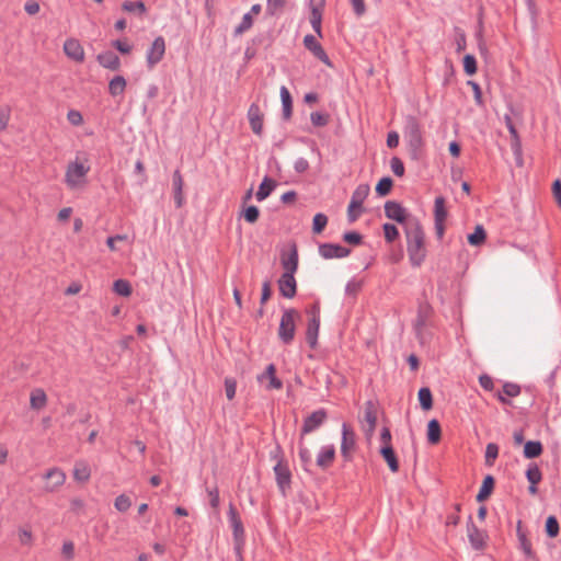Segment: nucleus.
I'll use <instances>...</instances> for the list:
<instances>
[{"label": "nucleus", "mask_w": 561, "mask_h": 561, "mask_svg": "<svg viewBox=\"0 0 561 561\" xmlns=\"http://www.w3.org/2000/svg\"><path fill=\"white\" fill-rule=\"evenodd\" d=\"M324 0H310V24L319 37H322V9Z\"/></svg>", "instance_id": "dca6fc26"}, {"label": "nucleus", "mask_w": 561, "mask_h": 561, "mask_svg": "<svg viewBox=\"0 0 561 561\" xmlns=\"http://www.w3.org/2000/svg\"><path fill=\"white\" fill-rule=\"evenodd\" d=\"M304 45L317 59L322 61L328 67H333L328 54L323 49L322 45L317 41L312 34H307L304 37Z\"/></svg>", "instance_id": "9d476101"}, {"label": "nucleus", "mask_w": 561, "mask_h": 561, "mask_svg": "<svg viewBox=\"0 0 561 561\" xmlns=\"http://www.w3.org/2000/svg\"><path fill=\"white\" fill-rule=\"evenodd\" d=\"M427 442L430 444H437L442 437L440 424L436 419H432L427 423Z\"/></svg>", "instance_id": "72a5a7b5"}, {"label": "nucleus", "mask_w": 561, "mask_h": 561, "mask_svg": "<svg viewBox=\"0 0 561 561\" xmlns=\"http://www.w3.org/2000/svg\"><path fill=\"white\" fill-rule=\"evenodd\" d=\"M131 500L126 494L118 495L114 501V507L121 512L125 513L131 507Z\"/></svg>", "instance_id": "864d4df0"}, {"label": "nucleus", "mask_w": 561, "mask_h": 561, "mask_svg": "<svg viewBox=\"0 0 561 561\" xmlns=\"http://www.w3.org/2000/svg\"><path fill=\"white\" fill-rule=\"evenodd\" d=\"M165 53V41L163 36H158L147 50L146 60L149 68L160 62Z\"/></svg>", "instance_id": "9b49d317"}, {"label": "nucleus", "mask_w": 561, "mask_h": 561, "mask_svg": "<svg viewBox=\"0 0 561 561\" xmlns=\"http://www.w3.org/2000/svg\"><path fill=\"white\" fill-rule=\"evenodd\" d=\"M310 121H311L313 126H316V127H323V126L328 125V123L330 121V116L327 113L312 112L310 114Z\"/></svg>", "instance_id": "6e6d98bb"}, {"label": "nucleus", "mask_w": 561, "mask_h": 561, "mask_svg": "<svg viewBox=\"0 0 561 561\" xmlns=\"http://www.w3.org/2000/svg\"><path fill=\"white\" fill-rule=\"evenodd\" d=\"M126 79L123 76H115L108 83V93L112 96L122 95L126 89Z\"/></svg>", "instance_id": "c9c22d12"}, {"label": "nucleus", "mask_w": 561, "mask_h": 561, "mask_svg": "<svg viewBox=\"0 0 561 561\" xmlns=\"http://www.w3.org/2000/svg\"><path fill=\"white\" fill-rule=\"evenodd\" d=\"M183 176L180 170H175L172 175V186H173V198L175 206L178 208L182 207L184 204V195H183Z\"/></svg>", "instance_id": "5701e85b"}, {"label": "nucleus", "mask_w": 561, "mask_h": 561, "mask_svg": "<svg viewBox=\"0 0 561 561\" xmlns=\"http://www.w3.org/2000/svg\"><path fill=\"white\" fill-rule=\"evenodd\" d=\"M385 239L388 243H392L399 237V230L393 224L386 222L382 225Z\"/></svg>", "instance_id": "5fc2aeb1"}, {"label": "nucleus", "mask_w": 561, "mask_h": 561, "mask_svg": "<svg viewBox=\"0 0 561 561\" xmlns=\"http://www.w3.org/2000/svg\"><path fill=\"white\" fill-rule=\"evenodd\" d=\"M385 215L399 224H405L411 219L407 209L396 201H387L385 203Z\"/></svg>", "instance_id": "f8f14e48"}, {"label": "nucleus", "mask_w": 561, "mask_h": 561, "mask_svg": "<svg viewBox=\"0 0 561 561\" xmlns=\"http://www.w3.org/2000/svg\"><path fill=\"white\" fill-rule=\"evenodd\" d=\"M319 254L325 259H343L351 254V250L336 243H322L319 245Z\"/></svg>", "instance_id": "4468645a"}, {"label": "nucleus", "mask_w": 561, "mask_h": 561, "mask_svg": "<svg viewBox=\"0 0 561 561\" xmlns=\"http://www.w3.org/2000/svg\"><path fill=\"white\" fill-rule=\"evenodd\" d=\"M403 137L407 141L408 151L413 160H419L422 154L424 139L419 119L413 115L404 118Z\"/></svg>", "instance_id": "f03ea898"}, {"label": "nucleus", "mask_w": 561, "mask_h": 561, "mask_svg": "<svg viewBox=\"0 0 561 561\" xmlns=\"http://www.w3.org/2000/svg\"><path fill=\"white\" fill-rule=\"evenodd\" d=\"M327 224H328L327 215H324L322 213L316 214L313 217V220H312L313 233H321L324 230Z\"/></svg>", "instance_id": "603ef678"}, {"label": "nucleus", "mask_w": 561, "mask_h": 561, "mask_svg": "<svg viewBox=\"0 0 561 561\" xmlns=\"http://www.w3.org/2000/svg\"><path fill=\"white\" fill-rule=\"evenodd\" d=\"M282 265L284 268V274L295 275L298 270V251L296 245L294 244L290 253L286 259L282 260Z\"/></svg>", "instance_id": "cd10ccee"}, {"label": "nucleus", "mask_w": 561, "mask_h": 561, "mask_svg": "<svg viewBox=\"0 0 561 561\" xmlns=\"http://www.w3.org/2000/svg\"><path fill=\"white\" fill-rule=\"evenodd\" d=\"M248 119L252 131L261 136L263 133V114L256 103H252L248 110Z\"/></svg>", "instance_id": "6ab92c4d"}, {"label": "nucleus", "mask_w": 561, "mask_h": 561, "mask_svg": "<svg viewBox=\"0 0 561 561\" xmlns=\"http://www.w3.org/2000/svg\"><path fill=\"white\" fill-rule=\"evenodd\" d=\"M407 251L412 266L420 267L426 257L425 233L419 219L412 217L405 226Z\"/></svg>", "instance_id": "f257e3e1"}, {"label": "nucleus", "mask_w": 561, "mask_h": 561, "mask_svg": "<svg viewBox=\"0 0 561 561\" xmlns=\"http://www.w3.org/2000/svg\"><path fill=\"white\" fill-rule=\"evenodd\" d=\"M499 456V446L495 443H489L485 447V465L486 466H493L494 460Z\"/></svg>", "instance_id": "3c124183"}, {"label": "nucleus", "mask_w": 561, "mask_h": 561, "mask_svg": "<svg viewBox=\"0 0 561 561\" xmlns=\"http://www.w3.org/2000/svg\"><path fill=\"white\" fill-rule=\"evenodd\" d=\"M343 241L352 245H358L363 241V236L357 231H346L343 233Z\"/></svg>", "instance_id": "052dcab7"}, {"label": "nucleus", "mask_w": 561, "mask_h": 561, "mask_svg": "<svg viewBox=\"0 0 561 561\" xmlns=\"http://www.w3.org/2000/svg\"><path fill=\"white\" fill-rule=\"evenodd\" d=\"M276 368L274 364H270L265 371L257 377L259 381H262L263 379L267 378L270 380V383L267 386V389H280L283 387V382L280 379H278L275 376Z\"/></svg>", "instance_id": "7c9ffc66"}, {"label": "nucleus", "mask_w": 561, "mask_h": 561, "mask_svg": "<svg viewBox=\"0 0 561 561\" xmlns=\"http://www.w3.org/2000/svg\"><path fill=\"white\" fill-rule=\"evenodd\" d=\"M287 0H267L266 14L270 16H278L283 13Z\"/></svg>", "instance_id": "79ce46f5"}, {"label": "nucleus", "mask_w": 561, "mask_h": 561, "mask_svg": "<svg viewBox=\"0 0 561 561\" xmlns=\"http://www.w3.org/2000/svg\"><path fill=\"white\" fill-rule=\"evenodd\" d=\"M543 447L539 440H528L524 445L523 455L527 459H534L542 454Z\"/></svg>", "instance_id": "f704fd0d"}, {"label": "nucleus", "mask_w": 561, "mask_h": 561, "mask_svg": "<svg viewBox=\"0 0 561 561\" xmlns=\"http://www.w3.org/2000/svg\"><path fill=\"white\" fill-rule=\"evenodd\" d=\"M467 535L469 542L474 550H481L484 548L486 535L476 526L471 515L468 517L467 522Z\"/></svg>", "instance_id": "ddd939ff"}, {"label": "nucleus", "mask_w": 561, "mask_h": 561, "mask_svg": "<svg viewBox=\"0 0 561 561\" xmlns=\"http://www.w3.org/2000/svg\"><path fill=\"white\" fill-rule=\"evenodd\" d=\"M467 84L470 85L473 91V96H474V101H476L477 105H479V106L483 105L482 91H481L479 83H477L476 81L469 80L467 82Z\"/></svg>", "instance_id": "0e129e2a"}, {"label": "nucleus", "mask_w": 561, "mask_h": 561, "mask_svg": "<svg viewBox=\"0 0 561 561\" xmlns=\"http://www.w3.org/2000/svg\"><path fill=\"white\" fill-rule=\"evenodd\" d=\"M225 391L228 400H232L237 391V381L233 378L225 379Z\"/></svg>", "instance_id": "e2e57ef3"}, {"label": "nucleus", "mask_w": 561, "mask_h": 561, "mask_svg": "<svg viewBox=\"0 0 561 561\" xmlns=\"http://www.w3.org/2000/svg\"><path fill=\"white\" fill-rule=\"evenodd\" d=\"M432 314V307L430 304L423 301L419 304L417 314L413 323V328L416 334V337H421L422 331L426 325L428 318Z\"/></svg>", "instance_id": "a211bd4d"}, {"label": "nucleus", "mask_w": 561, "mask_h": 561, "mask_svg": "<svg viewBox=\"0 0 561 561\" xmlns=\"http://www.w3.org/2000/svg\"><path fill=\"white\" fill-rule=\"evenodd\" d=\"M260 216V210L256 206L250 205L243 210V217L247 222L254 224Z\"/></svg>", "instance_id": "13d9d810"}, {"label": "nucleus", "mask_w": 561, "mask_h": 561, "mask_svg": "<svg viewBox=\"0 0 561 561\" xmlns=\"http://www.w3.org/2000/svg\"><path fill=\"white\" fill-rule=\"evenodd\" d=\"M468 242L470 245L479 247L486 239V232L482 225H477L474 231L468 234Z\"/></svg>", "instance_id": "4c0bfd02"}, {"label": "nucleus", "mask_w": 561, "mask_h": 561, "mask_svg": "<svg viewBox=\"0 0 561 561\" xmlns=\"http://www.w3.org/2000/svg\"><path fill=\"white\" fill-rule=\"evenodd\" d=\"M328 419L325 409H318L308 415L302 423L300 438L320 428Z\"/></svg>", "instance_id": "1a4fd4ad"}, {"label": "nucleus", "mask_w": 561, "mask_h": 561, "mask_svg": "<svg viewBox=\"0 0 561 561\" xmlns=\"http://www.w3.org/2000/svg\"><path fill=\"white\" fill-rule=\"evenodd\" d=\"M380 455L385 459V461L388 463L389 469L392 472L399 471V461L397 459V456L394 454V450L391 445H382L380 448Z\"/></svg>", "instance_id": "c756f323"}, {"label": "nucleus", "mask_w": 561, "mask_h": 561, "mask_svg": "<svg viewBox=\"0 0 561 561\" xmlns=\"http://www.w3.org/2000/svg\"><path fill=\"white\" fill-rule=\"evenodd\" d=\"M526 478L530 484H538L542 479V473L536 463H529L526 470Z\"/></svg>", "instance_id": "de8ad7c7"}, {"label": "nucleus", "mask_w": 561, "mask_h": 561, "mask_svg": "<svg viewBox=\"0 0 561 561\" xmlns=\"http://www.w3.org/2000/svg\"><path fill=\"white\" fill-rule=\"evenodd\" d=\"M545 530L549 538H554L559 535L560 527L556 516L550 515L547 517Z\"/></svg>", "instance_id": "49530a36"}, {"label": "nucleus", "mask_w": 561, "mask_h": 561, "mask_svg": "<svg viewBox=\"0 0 561 561\" xmlns=\"http://www.w3.org/2000/svg\"><path fill=\"white\" fill-rule=\"evenodd\" d=\"M279 94L282 100L283 118L288 121L293 114V98L289 90L285 85L280 87Z\"/></svg>", "instance_id": "c85d7f7f"}, {"label": "nucleus", "mask_w": 561, "mask_h": 561, "mask_svg": "<svg viewBox=\"0 0 561 561\" xmlns=\"http://www.w3.org/2000/svg\"><path fill=\"white\" fill-rule=\"evenodd\" d=\"M362 286H363L362 280L352 278L351 280L347 282V284L345 286V294L348 296L355 297L362 289Z\"/></svg>", "instance_id": "bf43d9fd"}, {"label": "nucleus", "mask_w": 561, "mask_h": 561, "mask_svg": "<svg viewBox=\"0 0 561 561\" xmlns=\"http://www.w3.org/2000/svg\"><path fill=\"white\" fill-rule=\"evenodd\" d=\"M299 312L294 308L284 309L278 327V339L283 344L289 345L295 337L296 319H299Z\"/></svg>", "instance_id": "7ed1b4c3"}, {"label": "nucleus", "mask_w": 561, "mask_h": 561, "mask_svg": "<svg viewBox=\"0 0 561 561\" xmlns=\"http://www.w3.org/2000/svg\"><path fill=\"white\" fill-rule=\"evenodd\" d=\"M64 51L70 59L82 62L84 60V50L80 42L76 38H68L64 44Z\"/></svg>", "instance_id": "412c9836"}, {"label": "nucleus", "mask_w": 561, "mask_h": 561, "mask_svg": "<svg viewBox=\"0 0 561 561\" xmlns=\"http://www.w3.org/2000/svg\"><path fill=\"white\" fill-rule=\"evenodd\" d=\"M363 421L367 423V428H365V432L368 435H371L375 432L377 424V412L373 401H367L365 403Z\"/></svg>", "instance_id": "a878e982"}, {"label": "nucleus", "mask_w": 561, "mask_h": 561, "mask_svg": "<svg viewBox=\"0 0 561 561\" xmlns=\"http://www.w3.org/2000/svg\"><path fill=\"white\" fill-rule=\"evenodd\" d=\"M98 62L106 69L118 70L121 67L119 57L112 50H106L98 55Z\"/></svg>", "instance_id": "393cba45"}, {"label": "nucleus", "mask_w": 561, "mask_h": 561, "mask_svg": "<svg viewBox=\"0 0 561 561\" xmlns=\"http://www.w3.org/2000/svg\"><path fill=\"white\" fill-rule=\"evenodd\" d=\"M447 218V210L445 208V198L443 196H437L434 203V220L435 221H445Z\"/></svg>", "instance_id": "37998d69"}, {"label": "nucleus", "mask_w": 561, "mask_h": 561, "mask_svg": "<svg viewBox=\"0 0 561 561\" xmlns=\"http://www.w3.org/2000/svg\"><path fill=\"white\" fill-rule=\"evenodd\" d=\"M477 60L471 54H467L463 57V70L468 76H473L477 72Z\"/></svg>", "instance_id": "4d7b16f0"}, {"label": "nucleus", "mask_w": 561, "mask_h": 561, "mask_svg": "<svg viewBox=\"0 0 561 561\" xmlns=\"http://www.w3.org/2000/svg\"><path fill=\"white\" fill-rule=\"evenodd\" d=\"M276 187V182L268 176H265L261 182L255 197L259 202L266 199Z\"/></svg>", "instance_id": "473e14b6"}, {"label": "nucleus", "mask_w": 561, "mask_h": 561, "mask_svg": "<svg viewBox=\"0 0 561 561\" xmlns=\"http://www.w3.org/2000/svg\"><path fill=\"white\" fill-rule=\"evenodd\" d=\"M299 459L301 461V466L306 471H309V467L312 466V455L311 451L304 445L302 439L299 442Z\"/></svg>", "instance_id": "c03bdc74"}, {"label": "nucleus", "mask_w": 561, "mask_h": 561, "mask_svg": "<svg viewBox=\"0 0 561 561\" xmlns=\"http://www.w3.org/2000/svg\"><path fill=\"white\" fill-rule=\"evenodd\" d=\"M494 484H495L494 478L491 474L485 476L482 481V485L480 486V490L476 496V500L478 502L485 501L493 492Z\"/></svg>", "instance_id": "2f4dec72"}, {"label": "nucleus", "mask_w": 561, "mask_h": 561, "mask_svg": "<svg viewBox=\"0 0 561 561\" xmlns=\"http://www.w3.org/2000/svg\"><path fill=\"white\" fill-rule=\"evenodd\" d=\"M520 386L514 382H505L502 391H499L495 397L503 404H511L508 398H515L520 394Z\"/></svg>", "instance_id": "b1692460"}, {"label": "nucleus", "mask_w": 561, "mask_h": 561, "mask_svg": "<svg viewBox=\"0 0 561 561\" xmlns=\"http://www.w3.org/2000/svg\"><path fill=\"white\" fill-rule=\"evenodd\" d=\"M47 401L46 393L42 389H35L31 393V407L32 409L39 410L45 407Z\"/></svg>", "instance_id": "a19ab883"}, {"label": "nucleus", "mask_w": 561, "mask_h": 561, "mask_svg": "<svg viewBox=\"0 0 561 561\" xmlns=\"http://www.w3.org/2000/svg\"><path fill=\"white\" fill-rule=\"evenodd\" d=\"M390 168L394 175L401 178L404 175V164L398 157H392L390 160Z\"/></svg>", "instance_id": "680f3d73"}, {"label": "nucleus", "mask_w": 561, "mask_h": 561, "mask_svg": "<svg viewBox=\"0 0 561 561\" xmlns=\"http://www.w3.org/2000/svg\"><path fill=\"white\" fill-rule=\"evenodd\" d=\"M355 447L356 434L347 423H343L341 438V455L345 462L352 461Z\"/></svg>", "instance_id": "0eeeda50"}, {"label": "nucleus", "mask_w": 561, "mask_h": 561, "mask_svg": "<svg viewBox=\"0 0 561 561\" xmlns=\"http://www.w3.org/2000/svg\"><path fill=\"white\" fill-rule=\"evenodd\" d=\"M516 534L519 542V549L524 552L525 557L528 559L534 558L535 554L531 548V543L528 540L526 533L523 530L520 520L517 523Z\"/></svg>", "instance_id": "bb28decb"}, {"label": "nucleus", "mask_w": 561, "mask_h": 561, "mask_svg": "<svg viewBox=\"0 0 561 561\" xmlns=\"http://www.w3.org/2000/svg\"><path fill=\"white\" fill-rule=\"evenodd\" d=\"M228 519L232 528L234 550L240 553L245 545V533L242 520L232 503L229 505Z\"/></svg>", "instance_id": "423d86ee"}, {"label": "nucleus", "mask_w": 561, "mask_h": 561, "mask_svg": "<svg viewBox=\"0 0 561 561\" xmlns=\"http://www.w3.org/2000/svg\"><path fill=\"white\" fill-rule=\"evenodd\" d=\"M10 122V108L8 106L0 107V130H4Z\"/></svg>", "instance_id": "338daca9"}, {"label": "nucleus", "mask_w": 561, "mask_h": 561, "mask_svg": "<svg viewBox=\"0 0 561 561\" xmlns=\"http://www.w3.org/2000/svg\"><path fill=\"white\" fill-rule=\"evenodd\" d=\"M113 290L123 297H128L131 294V286L126 279H117L113 284Z\"/></svg>", "instance_id": "09e8293b"}, {"label": "nucleus", "mask_w": 561, "mask_h": 561, "mask_svg": "<svg viewBox=\"0 0 561 561\" xmlns=\"http://www.w3.org/2000/svg\"><path fill=\"white\" fill-rule=\"evenodd\" d=\"M335 459V447L334 445L322 446L317 455L316 465L322 470L328 469Z\"/></svg>", "instance_id": "4be33fe9"}, {"label": "nucleus", "mask_w": 561, "mask_h": 561, "mask_svg": "<svg viewBox=\"0 0 561 561\" xmlns=\"http://www.w3.org/2000/svg\"><path fill=\"white\" fill-rule=\"evenodd\" d=\"M552 193L557 204L561 207V181L556 180L552 184Z\"/></svg>", "instance_id": "774afa93"}, {"label": "nucleus", "mask_w": 561, "mask_h": 561, "mask_svg": "<svg viewBox=\"0 0 561 561\" xmlns=\"http://www.w3.org/2000/svg\"><path fill=\"white\" fill-rule=\"evenodd\" d=\"M67 118L73 126H79L83 123L82 114L77 110H70L67 114Z\"/></svg>", "instance_id": "69168bd1"}, {"label": "nucleus", "mask_w": 561, "mask_h": 561, "mask_svg": "<svg viewBox=\"0 0 561 561\" xmlns=\"http://www.w3.org/2000/svg\"><path fill=\"white\" fill-rule=\"evenodd\" d=\"M90 476H91V471H90L89 466L85 462L79 461L75 465L73 478L77 481L85 482L90 479Z\"/></svg>", "instance_id": "ea45409f"}, {"label": "nucleus", "mask_w": 561, "mask_h": 561, "mask_svg": "<svg viewBox=\"0 0 561 561\" xmlns=\"http://www.w3.org/2000/svg\"><path fill=\"white\" fill-rule=\"evenodd\" d=\"M417 399L421 408L428 411L433 408V396L428 387H422L417 392Z\"/></svg>", "instance_id": "e433bc0d"}, {"label": "nucleus", "mask_w": 561, "mask_h": 561, "mask_svg": "<svg viewBox=\"0 0 561 561\" xmlns=\"http://www.w3.org/2000/svg\"><path fill=\"white\" fill-rule=\"evenodd\" d=\"M392 185H393L392 179L390 176H383L378 181V183L375 187V191H376L377 195L386 196L390 193Z\"/></svg>", "instance_id": "a18cd8bd"}, {"label": "nucleus", "mask_w": 561, "mask_h": 561, "mask_svg": "<svg viewBox=\"0 0 561 561\" xmlns=\"http://www.w3.org/2000/svg\"><path fill=\"white\" fill-rule=\"evenodd\" d=\"M369 191H370V188H369L368 184H360L353 192L351 202L347 207V220L350 224H353L356 221V215H353V208H358L359 210H364L363 203L367 198Z\"/></svg>", "instance_id": "6e6552de"}, {"label": "nucleus", "mask_w": 561, "mask_h": 561, "mask_svg": "<svg viewBox=\"0 0 561 561\" xmlns=\"http://www.w3.org/2000/svg\"><path fill=\"white\" fill-rule=\"evenodd\" d=\"M44 478L47 480V483L45 485V490L48 492L56 491L59 486H61L66 481V474L62 470L58 468H51L49 469Z\"/></svg>", "instance_id": "aec40b11"}, {"label": "nucleus", "mask_w": 561, "mask_h": 561, "mask_svg": "<svg viewBox=\"0 0 561 561\" xmlns=\"http://www.w3.org/2000/svg\"><path fill=\"white\" fill-rule=\"evenodd\" d=\"M279 294L288 299H291L297 294V282L295 275L282 274L277 280Z\"/></svg>", "instance_id": "f3484780"}, {"label": "nucleus", "mask_w": 561, "mask_h": 561, "mask_svg": "<svg viewBox=\"0 0 561 561\" xmlns=\"http://www.w3.org/2000/svg\"><path fill=\"white\" fill-rule=\"evenodd\" d=\"M274 473L276 478V483L279 491L285 495L286 490L289 489L291 482V473L289 468L283 460H278L274 466Z\"/></svg>", "instance_id": "2eb2a0df"}, {"label": "nucleus", "mask_w": 561, "mask_h": 561, "mask_svg": "<svg viewBox=\"0 0 561 561\" xmlns=\"http://www.w3.org/2000/svg\"><path fill=\"white\" fill-rule=\"evenodd\" d=\"M122 9L124 11H126V12H129V13H136L139 16L145 15L146 12H147L146 4L141 0H138V1H125L122 4Z\"/></svg>", "instance_id": "58836bf2"}, {"label": "nucleus", "mask_w": 561, "mask_h": 561, "mask_svg": "<svg viewBox=\"0 0 561 561\" xmlns=\"http://www.w3.org/2000/svg\"><path fill=\"white\" fill-rule=\"evenodd\" d=\"M90 171V165L84 162L76 161L69 162L66 169L65 183L69 188H77L84 183L85 176Z\"/></svg>", "instance_id": "39448f33"}, {"label": "nucleus", "mask_w": 561, "mask_h": 561, "mask_svg": "<svg viewBox=\"0 0 561 561\" xmlns=\"http://www.w3.org/2000/svg\"><path fill=\"white\" fill-rule=\"evenodd\" d=\"M252 25H253V18L249 13H245L242 16L240 24L234 28L233 35L239 36L241 34H243L244 32L249 31L252 27Z\"/></svg>", "instance_id": "8fccbe9b"}, {"label": "nucleus", "mask_w": 561, "mask_h": 561, "mask_svg": "<svg viewBox=\"0 0 561 561\" xmlns=\"http://www.w3.org/2000/svg\"><path fill=\"white\" fill-rule=\"evenodd\" d=\"M309 320L306 329V341L310 348H316L318 345V335L320 330L321 310L318 301L313 302L306 309Z\"/></svg>", "instance_id": "20e7f679"}]
</instances>
